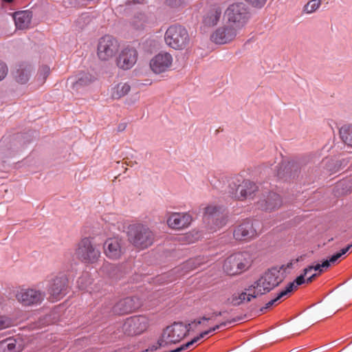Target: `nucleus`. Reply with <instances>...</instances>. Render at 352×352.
<instances>
[{"instance_id":"obj_34","label":"nucleus","mask_w":352,"mask_h":352,"mask_svg":"<svg viewBox=\"0 0 352 352\" xmlns=\"http://www.w3.org/2000/svg\"><path fill=\"white\" fill-rule=\"evenodd\" d=\"M320 0H311L303 8V12L307 14H311L316 12L320 6Z\"/></svg>"},{"instance_id":"obj_23","label":"nucleus","mask_w":352,"mask_h":352,"mask_svg":"<svg viewBox=\"0 0 352 352\" xmlns=\"http://www.w3.org/2000/svg\"><path fill=\"white\" fill-rule=\"evenodd\" d=\"M257 188L254 182L250 180H244L238 186L234 197L241 200L250 197L257 190Z\"/></svg>"},{"instance_id":"obj_31","label":"nucleus","mask_w":352,"mask_h":352,"mask_svg":"<svg viewBox=\"0 0 352 352\" xmlns=\"http://www.w3.org/2000/svg\"><path fill=\"white\" fill-rule=\"evenodd\" d=\"M94 78L89 74L82 75L75 82L73 83L72 88L76 91H79L81 88L90 85Z\"/></svg>"},{"instance_id":"obj_6","label":"nucleus","mask_w":352,"mask_h":352,"mask_svg":"<svg viewBox=\"0 0 352 352\" xmlns=\"http://www.w3.org/2000/svg\"><path fill=\"white\" fill-rule=\"evenodd\" d=\"M188 326L182 322H175L167 327L158 339V344L160 346H168L172 344L179 342L188 333Z\"/></svg>"},{"instance_id":"obj_18","label":"nucleus","mask_w":352,"mask_h":352,"mask_svg":"<svg viewBox=\"0 0 352 352\" xmlns=\"http://www.w3.org/2000/svg\"><path fill=\"white\" fill-rule=\"evenodd\" d=\"M192 217L188 213H172L167 219L168 226L175 230H181L189 226Z\"/></svg>"},{"instance_id":"obj_37","label":"nucleus","mask_w":352,"mask_h":352,"mask_svg":"<svg viewBox=\"0 0 352 352\" xmlns=\"http://www.w3.org/2000/svg\"><path fill=\"white\" fill-rule=\"evenodd\" d=\"M226 322H221L220 324H217V325L214 326V327L210 328L209 330L203 331L199 336H197V337L194 338L192 340H190V342H192V345H193L195 343L198 342L200 339L204 338L206 336H207L210 333L213 332V331L219 329L221 327L226 326Z\"/></svg>"},{"instance_id":"obj_17","label":"nucleus","mask_w":352,"mask_h":352,"mask_svg":"<svg viewBox=\"0 0 352 352\" xmlns=\"http://www.w3.org/2000/svg\"><path fill=\"white\" fill-rule=\"evenodd\" d=\"M141 305V300L138 297H127L120 300L114 305L113 312L120 315L129 314L138 309Z\"/></svg>"},{"instance_id":"obj_30","label":"nucleus","mask_w":352,"mask_h":352,"mask_svg":"<svg viewBox=\"0 0 352 352\" xmlns=\"http://www.w3.org/2000/svg\"><path fill=\"white\" fill-rule=\"evenodd\" d=\"M148 23V18L144 13H139L134 15L131 21V25L136 30H144Z\"/></svg>"},{"instance_id":"obj_14","label":"nucleus","mask_w":352,"mask_h":352,"mask_svg":"<svg viewBox=\"0 0 352 352\" xmlns=\"http://www.w3.org/2000/svg\"><path fill=\"white\" fill-rule=\"evenodd\" d=\"M104 253L111 260H118L124 253V243L118 237L107 239L103 245Z\"/></svg>"},{"instance_id":"obj_27","label":"nucleus","mask_w":352,"mask_h":352,"mask_svg":"<svg viewBox=\"0 0 352 352\" xmlns=\"http://www.w3.org/2000/svg\"><path fill=\"white\" fill-rule=\"evenodd\" d=\"M282 204L280 196L275 192H270L267 199L262 200L259 202L260 206L266 210H272L278 208Z\"/></svg>"},{"instance_id":"obj_19","label":"nucleus","mask_w":352,"mask_h":352,"mask_svg":"<svg viewBox=\"0 0 352 352\" xmlns=\"http://www.w3.org/2000/svg\"><path fill=\"white\" fill-rule=\"evenodd\" d=\"M222 10L220 6L214 5L206 10L202 16V24L208 28L216 25L221 16Z\"/></svg>"},{"instance_id":"obj_48","label":"nucleus","mask_w":352,"mask_h":352,"mask_svg":"<svg viewBox=\"0 0 352 352\" xmlns=\"http://www.w3.org/2000/svg\"><path fill=\"white\" fill-rule=\"evenodd\" d=\"M210 318H208L203 317L200 320H195L192 323H195L196 325H197V324H200L201 323L202 320H208Z\"/></svg>"},{"instance_id":"obj_21","label":"nucleus","mask_w":352,"mask_h":352,"mask_svg":"<svg viewBox=\"0 0 352 352\" xmlns=\"http://www.w3.org/2000/svg\"><path fill=\"white\" fill-rule=\"evenodd\" d=\"M204 218L208 221H216V227L218 228L225 225L226 221L221 208L216 206H208L205 208Z\"/></svg>"},{"instance_id":"obj_20","label":"nucleus","mask_w":352,"mask_h":352,"mask_svg":"<svg viewBox=\"0 0 352 352\" xmlns=\"http://www.w3.org/2000/svg\"><path fill=\"white\" fill-rule=\"evenodd\" d=\"M340 258V254H337L336 253L333 256L330 257L329 260H326L323 261L321 264H317L316 265H309L305 269H304L305 274H309V272H311L313 270L314 271H318V273H314L311 274L307 278V283H309L313 281L314 278L318 275L322 273V268H328L331 264H334L336 263L338 259Z\"/></svg>"},{"instance_id":"obj_25","label":"nucleus","mask_w":352,"mask_h":352,"mask_svg":"<svg viewBox=\"0 0 352 352\" xmlns=\"http://www.w3.org/2000/svg\"><path fill=\"white\" fill-rule=\"evenodd\" d=\"M32 18V12L23 10L15 12L13 19L17 29L24 30L30 27Z\"/></svg>"},{"instance_id":"obj_40","label":"nucleus","mask_w":352,"mask_h":352,"mask_svg":"<svg viewBox=\"0 0 352 352\" xmlns=\"http://www.w3.org/2000/svg\"><path fill=\"white\" fill-rule=\"evenodd\" d=\"M85 281H86V283L88 282V283H89V281L87 278V276H82L80 277L77 282L79 288L82 290L87 289V285L85 284V283H84Z\"/></svg>"},{"instance_id":"obj_13","label":"nucleus","mask_w":352,"mask_h":352,"mask_svg":"<svg viewBox=\"0 0 352 352\" xmlns=\"http://www.w3.org/2000/svg\"><path fill=\"white\" fill-rule=\"evenodd\" d=\"M146 317L139 316L128 318L123 325L124 332L129 336H135L143 333L148 327Z\"/></svg>"},{"instance_id":"obj_45","label":"nucleus","mask_w":352,"mask_h":352,"mask_svg":"<svg viewBox=\"0 0 352 352\" xmlns=\"http://www.w3.org/2000/svg\"><path fill=\"white\" fill-rule=\"evenodd\" d=\"M352 248V243L348 245L346 247L341 249L338 252H337V254H340V258L346 254Z\"/></svg>"},{"instance_id":"obj_2","label":"nucleus","mask_w":352,"mask_h":352,"mask_svg":"<svg viewBox=\"0 0 352 352\" xmlns=\"http://www.w3.org/2000/svg\"><path fill=\"white\" fill-rule=\"evenodd\" d=\"M164 41L170 47L176 50H182L188 45L190 36L185 27L175 24L166 30Z\"/></svg>"},{"instance_id":"obj_5","label":"nucleus","mask_w":352,"mask_h":352,"mask_svg":"<svg viewBox=\"0 0 352 352\" xmlns=\"http://www.w3.org/2000/svg\"><path fill=\"white\" fill-rule=\"evenodd\" d=\"M75 255L81 262L93 264L98 261L100 256V251L93 243L90 238L85 237L78 243L75 250Z\"/></svg>"},{"instance_id":"obj_41","label":"nucleus","mask_w":352,"mask_h":352,"mask_svg":"<svg viewBox=\"0 0 352 352\" xmlns=\"http://www.w3.org/2000/svg\"><path fill=\"white\" fill-rule=\"evenodd\" d=\"M196 236L195 237L192 233H188L185 235L184 238L186 242L188 243H195L197 241L199 237V234L197 232L195 233Z\"/></svg>"},{"instance_id":"obj_29","label":"nucleus","mask_w":352,"mask_h":352,"mask_svg":"<svg viewBox=\"0 0 352 352\" xmlns=\"http://www.w3.org/2000/svg\"><path fill=\"white\" fill-rule=\"evenodd\" d=\"M340 138L348 147L352 148V124H346L339 130Z\"/></svg>"},{"instance_id":"obj_4","label":"nucleus","mask_w":352,"mask_h":352,"mask_svg":"<svg viewBox=\"0 0 352 352\" xmlns=\"http://www.w3.org/2000/svg\"><path fill=\"white\" fill-rule=\"evenodd\" d=\"M251 265V256L248 252H237L225 260L223 268L227 274L235 276L248 270Z\"/></svg>"},{"instance_id":"obj_32","label":"nucleus","mask_w":352,"mask_h":352,"mask_svg":"<svg viewBox=\"0 0 352 352\" xmlns=\"http://www.w3.org/2000/svg\"><path fill=\"white\" fill-rule=\"evenodd\" d=\"M16 341L14 339H7L0 342V352H19Z\"/></svg>"},{"instance_id":"obj_38","label":"nucleus","mask_w":352,"mask_h":352,"mask_svg":"<svg viewBox=\"0 0 352 352\" xmlns=\"http://www.w3.org/2000/svg\"><path fill=\"white\" fill-rule=\"evenodd\" d=\"M252 7L261 8L264 6L267 0H245Z\"/></svg>"},{"instance_id":"obj_47","label":"nucleus","mask_w":352,"mask_h":352,"mask_svg":"<svg viewBox=\"0 0 352 352\" xmlns=\"http://www.w3.org/2000/svg\"><path fill=\"white\" fill-rule=\"evenodd\" d=\"M161 346L158 344V342L156 344H154L153 346H151L148 349H146V351H154L157 350Z\"/></svg>"},{"instance_id":"obj_33","label":"nucleus","mask_w":352,"mask_h":352,"mask_svg":"<svg viewBox=\"0 0 352 352\" xmlns=\"http://www.w3.org/2000/svg\"><path fill=\"white\" fill-rule=\"evenodd\" d=\"M292 168H294L295 170H296V165L290 162H288L287 164L282 163L281 164H280L279 169L278 170V177L280 178L284 177L285 175H289L291 177L292 175L291 173V170Z\"/></svg>"},{"instance_id":"obj_7","label":"nucleus","mask_w":352,"mask_h":352,"mask_svg":"<svg viewBox=\"0 0 352 352\" xmlns=\"http://www.w3.org/2000/svg\"><path fill=\"white\" fill-rule=\"evenodd\" d=\"M229 23L241 30L250 18L248 8L243 3H235L230 5L225 12Z\"/></svg>"},{"instance_id":"obj_22","label":"nucleus","mask_w":352,"mask_h":352,"mask_svg":"<svg viewBox=\"0 0 352 352\" xmlns=\"http://www.w3.org/2000/svg\"><path fill=\"white\" fill-rule=\"evenodd\" d=\"M258 295L256 294L254 289L249 290V287L245 289V292L235 293L228 299V303L233 306H239L244 302H250L252 298H255Z\"/></svg>"},{"instance_id":"obj_49","label":"nucleus","mask_w":352,"mask_h":352,"mask_svg":"<svg viewBox=\"0 0 352 352\" xmlns=\"http://www.w3.org/2000/svg\"><path fill=\"white\" fill-rule=\"evenodd\" d=\"M213 314L216 316H220L222 315V312L221 311L214 312Z\"/></svg>"},{"instance_id":"obj_1","label":"nucleus","mask_w":352,"mask_h":352,"mask_svg":"<svg viewBox=\"0 0 352 352\" xmlns=\"http://www.w3.org/2000/svg\"><path fill=\"white\" fill-rule=\"evenodd\" d=\"M285 278V274L282 269L272 267L250 285L249 290L254 289L257 295L261 296L278 287Z\"/></svg>"},{"instance_id":"obj_24","label":"nucleus","mask_w":352,"mask_h":352,"mask_svg":"<svg viewBox=\"0 0 352 352\" xmlns=\"http://www.w3.org/2000/svg\"><path fill=\"white\" fill-rule=\"evenodd\" d=\"M131 91V85L126 82H113L109 89V94L111 99L119 100L126 96Z\"/></svg>"},{"instance_id":"obj_15","label":"nucleus","mask_w":352,"mask_h":352,"mask_svg":"<svg viewBox=\"0 0 352 352\" xmlns=\"http://www.w3.org/2000/svg\"><path fill=\"white\" fill-rule=\"evenodd\" d=\"M173 58L168 52H160L150 60V67L155 74L163 73L169 69L173 65Z\"/></svg>"},{"instance_id":"obj_35","label":"nucleus","mask_w":352,"mask_h":352,"mask_svg":"<svg viewBox=\"0 0 352 352\" xmlns=\"http://www.w3.org/2000/svg\"><path fill=\"white\" fill-rule=\"evenodd\" d=\"M50 67H48L47 65H43L39 68V69L38 71V73L36 74V78L40 83L43 84L46 80V79L48 77V76L50 75Z\"/></svg>"},{"instance_id":"obj_10","label":"nucleus","mask_w":352,"mask_h":352,"mask_svg":"<svg viewBox=\"0 0 352 352\" xmlns=\"http://www.w3.org/2000/svg\"><path fill=\"white\" fill-rule=\"evenodd\" d=\"M261 232L258 221L246 220L236 228L233 234L236 240L245 241L254 238Z\"/></svg>"},{"instance_id":"obj_26","label":"nucleus","mask_w":352,"mask_h":352,"mask_svg":"<svg viewBox=\"0 0 352 352\" xmlns=\"http://www.w3.org/2000/svg\"><path fill=\"white\" fill-rule=\"evenodd\" d=\"M32 69L30 65L21 64L14 73L15 80L20 84H25L32 76Z\"/></svg>"},{"instance_id":"obj_43","label":"nucleus","mask_w":352,"mask_h":352,"mask_svg":"<svg viewBox=\"0 0 352 352\" xmlns=\"http://www.w3.org/2000/svg\"><path fill=\"white\" fill-rule=\"evenodd\" d=\"M298 261V259H296V260H293V261H291L290 262L287 263L286 265H282L280 267H279L278 269H282L283 271L284 272V274L286 275V271L287 269H291L293 267V265L294 264H296L297 263Z\"/></svg>"},{"instance_id":"obj_12","label":"nucleus","mask_w":352,"mask_h":352,"mask_svg":"<svg viewBox=\"0 0 352 352\" xmlns=\"http://www.w3.org/2000/svg\"><path fill=\"white\" fill-rule=\"evenodd\" d=\"M240 30L230 23L224 25L212 34L211 40L217 44H226L232 41Z\"/></svg>"},{"instance_id":"obj_44","label":"nucleus","mask_w":352,"mask_h":352,"mask_svg":"<svg viewBox=\"0 0 352 352\" xmlns=\"http://www.w3.org/2000/svg\"><path fill=\"white\" fill-rule=\"evenodd\" d=\"M8 73V67L6 64L0 63V81L3 80Z\"/></svg>"},{"instance_id":"obj_16","label":"nucleus","mask_w":352,"mask_h":352,"mask_svg":"<svg viewBox=\"0 0 352 352\" xmlns=\"http://www.w3.org/2000/svg\"><path fill=\"white\" fill-rule=\"evenodd\" d=\"M138 52L134 47H126L122 50L116 60L117 66L122 69H131L136 63Z\"/></svg>"},{"instance_id":"obj_50","label":"nucleus","mask_w":352,"mask_h":352,"mask_svg":"<svg viewBox=\"0 0 352 352\" xmlns=\"http://www.w3.org/2000/svg\"><path fill=\"white\" fill-rule=\"evenodd\" d=\"M4 1H6V2H11L13 0H3Z\"/></svg>"},{"instance_id":"obj_46","label":"nucleus","mask_w":352,"mask_h":352,"mask_svg":"<svg viewBox=\"0 0 352 352\" xmlns=\"http://www.w3.org/2000/svg\"><path fill=\"white\" fill-rule=\"evenodd\" d=\"M328 170L331 173H336L339 170V166L337 165H334V163L333 161H331L329 164L328 165Z\"/></svg>"},{"instance_id":"obj_9","label":"nucleus","mask_w":352,"mask_h":352,"mask_svg":"<svg viewBox=\"0 0 352 352\" xmlns=\"http://www.w3.org/2000/svg\"><path fill=\"white\" fill-rule=\"evenodd\" d=\"M45 294L35 288H23L17 292L16 298L25 307L36 306L44 300Z\"/></svg>"},{"instance_id":"obj_3","label":"nucleus","mask_w":352,"mask_h":352,"mask_svg":"<svg viewBox=\"0 0 352 352\" xmlns=\"http://www.w3.org/2000/svg\"><path fill=\"white\" fill-rule=\"evenodd\" d=\"M128 239L136 248L143 250L153 244L154 234L145 226L142 224L132 225L129 228Z\"/></svg>"},{"instance_id":"obj_11","label":"nucleus","mask_w":352,"mask_h":352,"mask_svg":"<svg viewBox=\"0 0 352 352\" xmlns=\"http://www.w3.org/2000/svg\"><path fill=\"white\" fill-rule=\"evenodd\" d=\"M67 279L64 276H55L48 280L47 292L52 302L63 298L67 292Z\"/></svg>"},{"instance_id":"obj_36","label":"nucleus","mask_w":352,"mask_h":352,"mask_svg":"<svg viewBox=\"0 0 352 352\" xmlns=\"http://www.w3.org/2000/svg\"><path fill=\"white\" fill-rule=\"evenodd\" d=\"M201 263V258H190L183 264L182 268L186 270V272H188L196 269Z\"/></svg>"},{"instance_id":"obj_39","label":"nucleus","mask_w":352,"mask_h":352,"mask_svg":"<svg viewBox=\"0 0 352 352\" xmlns=\"http://www.w3.org/2000/svg\"><path fill=\"white\" fill-rule=\"evenodd\" d=\"M12 324V321L10 318L0 316V330L9 327Z\"/></svg>"},{"instance_id":"obj_8","label":"nucleus","mask_w":352,"mask_h":352,"mask_svg":"<svg viewBox=\"0 0 352 352\" xmlns=\"http://www.w3.org/2000/svg\"><path fill=\"white\" fill-rule=\"evenodd\" d=\"M120 43L112 36L105 35L101 37L98 43L97 55L102 61H107L112 58L118 52Z\"/></svg>"},{"instance_id":"obj_42","label":"nucleus","mask_w":352,"mask_h":352,"mask_svg":"<svg viewBox=\"0 0 352 352\" xmlns=\"http://www.w3.org/2000/svg\"><path fill=\"white\" fill-rule=\"evenodd\" d=\"M307 274H305V272L303 271V274L298 276L295 280L293 282L294 283V285L296 287L294 289H296L298 285H300L303 284L304 283L307 282V280H305V276Z\"/></svg>"},{"instance_id":"obj_28","label":"nucleus","mask_w":352,"mask_h":352,"mask_svg":"<svg viewBox=\"0 0 352 352\" xmlns=\"http://www.w3.org/2000/svg\"><path fill=\"white\" fill-rule=\"evenodd\" d=\"M296 287V286L294 285V283H289L287 287L283 289L282 291H280L277 296L270 300L264 307H262L260 311L261 312H263L264 310L270 308V307H272V305H274L276 302H277L278 300H280L281 298H284V297H286L288 296V294H289L292 292L294 291V289Z\"/></svg>"}]
</instances>
